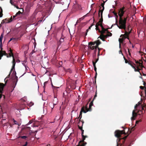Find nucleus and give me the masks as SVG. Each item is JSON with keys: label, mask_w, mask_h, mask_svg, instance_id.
Returning a JSON list of instances; mask_svg holds the SVG:
<instances>
[{"label": "nucleus", "mask_w": 146, "mask_h": 146, "mask_svg": "<svg viewBox=\"0 0 146 146\" xmlns=\"http://www.w3.org/2000/svg\"><path fill=\"white\" fill-rule=\"evenodd\" d=\"M128 16L126 17L119 18V23L118 21L116 20V22L114 25H116L117 27L120 29L125 30L126 29V23L127 19Z\"/></svg>", "instance_id": "f257e3e1"}, {"label": "nucleus", "mask_w": 146, "mask_h": 146, "mask_svg": "<svg viewBox=\"0 0 146 146\" xmlns=\"http://www.w3.org/2000/svg\"><path fill=\"white\" fill-rule=\"evenodd\" d=\"M141 104V101L139 102L135 106V110L133 111L132 113V117H131V119L132 121L135 119V118L137 116L138 114L140 115L143 112L141 110H139L137 111L136 108L139 105Z\"/></svg>", "instance_id": "f03ea898"}, {"label": "nucleus", "mask_w": 146, "mask_h": 146, "mask_svg": "<svg viewBox=\"0 0 146 146\" xmlns=\"http://www.w3.org/2000/svg\"><path fill=\"white\" fill-rule=\"evenodd\" d=\"M123 57L124 58V59L125 60V62L126 63H128L129 65H131V66L132 67V68L134 69V70L135 72H139L140 73V75H141V76L142 75L141 73L140 72H139V70H140V69L139 68L138 66H137V69H136V68L135 67L136 64H134L130 60L128 61L127 59H126L125 58L124 56Z\"/></svg>", "instance_id": "7ed1b4c3"}, {"label": "nucleus", "mask_w": 146, "mask_h": 146, "mask_svg": "<svg viewBox=\"0 0 146 146\" xmlns=\"http://www.w3.org/2000/svg\"><path fill=\"white\" fill-rule=\"evenodd\" d=\"M126 10L124 7L120 8L119 9L118 15L119 16V18L123 17V14Z\"/></svg>", "instance_id": "20e7f679"}, {"label": "nucleus", "mask_w": 146, "mask_h": 146, "mask_svg": "<svg viewBox=\"0 0 146 146\" xmlns=\"http://www.w3.org/2000/svg\"><path fill=\"white\" fill-rule=\"evenodd\" d=\"M82 140L79 141L78 144L76 146H85L87 144V143L84 141L86 138L84 137V135L82 136Z\"/></svg>", "instance_id": "39448f33"}, {"label": "nucleus", "mask_w": 146, "mask_h": 146, "mask_svg": "<svg viewBox=\"0 0 146 146\" xmlns=\"http://www.w3.org/2000/svg\"><path fill=\"white\" fill-rule=\"evenodd\" d=\"M83 112L84 113H86V111H85L84 110V106H83L81 109V111L80 112V115L79 117H78V119H79V122H84V121L82 120H82H81V119L82 117V113Z\"/></svg>", "instance_id": "423d86ee"}, {"label": "nucleus", "mask_w": 146, "mask_h": 146, "mask_svg": "<svg viewBox=\"0 0 146 146\" xmlns=\"http://www.w3.org/2000/svg\"><path fill=\"white\" fill-rule=\"evenodd\" d=\"M106 1H103V3H102L101 4V6H102V7H100V10L99 11V13H98V17H100V13H103V11L104 9V5L105 4V2H106Z\"/></svg>", "instance_id": "0eeeda50"}, {"label": "nucleus", "mask_w": 146, "mask_h": 146, "mask_svg": "<svg viewBox=\"0 0 146 146\" xmlns=\"http://www.w3.org/2000/svg\"><path fill=\"white\" fill-rule=\"evenodd\" d=\"M84 123V122H79L78 123V126L79 129L81 131V135L82 136H84V130H83L82 129V126L83 125V124Z\"/></svg>", "instance_id": "6e6552de"}, {"label": "nucleus", "mask_w": 146, "mask_h": 146, "mask_svg": "<svg viewBox=\"0 0 146 146\" xmlns=\"http://www.w3.org/2000/svg\"><path fill=\"white\" fill-rule=\"evenodd\" d=\"M58 103V100L56 98H54L53 101V107H51L52 110V109L54 108L55 106Z\"/></svg>", "instance_id": "1a4fd4ad"}, {"label": "nucleus", "mask_w": 146, "mask_h": 146, "mask_svg": "<svg viewBox=\"0 0 146 146\" xmlns=\"http://www.w3.org/2000/svg\"><path fill=\"white\" fill-rule=\"evenodd\" d=\"M126 29H125V32L124 34V35L125 37V38H127L128 39H129L128 37L129 34L131 33V30L129 31V32L127 31V30H126Z\"/></svg>", "instance_id": "9d476101"}, {"label": "nucleus", "mask_w": 146, "mask_h": 146, "mask_svg": "<svg viewBox=\"0 0 146 146\" xmlns=\"http://www.w3.org/2000/svg\"><path fill=\"white\" fill-rule=\"evenodd\" d=\"M135 63L137 64H138L139 66H141L142 67H144V66L143 65V61L142 60H139V62L138 61H136V60H135Z\"/></svg>", "instance_id": "9b49d317"}, {"label": "nucleus", "mask_w": 146, "mask_h": 146, "mask_svg": "<svg viewBox=\"0 0 146 146\" xmlns=\"http://www.w3.org/2000/svg\"><path fill=\"white\" fill-rule=\"evenodd\" d=\"M3 45L2 44V42H0V48L1 50L0 51V54L1 56V57L3 56V48H2Z\"/></svg>", "instance_id": "f8f14e48"}, {"label": "nucleus", "mask_w": 146, "mask_h": 146, "mask_svg": "<svg viewBox=\"0 0 146 146\" xmlns=\"http://www.w3.org/2000/svg\"><path fill=\"white\" fill-rule=\"evenodd\" d=\"M98 49V56H99L100 55V49L98 47H96H96L95 49H94V56L95 57L96 56V52L97 50V48Z\"/></svg>", "instance_id": "ddd939ff"}, {"label": "nucleus", "mask_w": 146, "mask_h": 146, "mask_svg": "<svg viewBox=\"0 0 146 146\" xmlns=\"http://www.w3.org/2000/svg\"><path fill=\"white\" fill-rule=\"evenodd\" d=\"M103 21V13H101V18L100 19L98 23L99 24H101L102 23Z\"/></svg>", "instance_id": "4468645a"}, {"label": "nucleus", "mask_w": 146, "mask_h": 146, "mask_svg": "<svg viewBox=\"0 0 146 146\" xmlns=\"http://www.w3.org/2000/svg\"><path fill=\"white\" fill-rule=\"evenodd\" d=\"M141 96L143 97L146 96V89L143 90L141 93Z\"/></svg>", "instance_id": "2eb2a0df"}, {"label": "nucleus", "mask_w": 146, "mask_h": 146, "mask_svg": "<svg viewBox=\"0 0 146 146\" xmlns=\"http://www.w3.org/2000/svg\"><path fill=\"white\" fill-rule=\"evenodd\" d=\"M64 37L62 35L58 43V44H60L61 42H62L64 41Z\"/></svg>", "instance_id": "dca6fc26"}, {"label": "nucleus", "mask_w": 146, "mask_h": 146, "mask_svg": "<svg viewBox=\"0 0 146 146\" xmlns=\"http://www.w3.org/2000/svg\"><path fill=\"white\" fill-rule=\"evenodd\" d=\"M94 42H95V44H96V47H98V46L101 44V42L99 40H98Z\"/></svg>", "instance_id": "f3484780"}, {"label": "nucleus", "mask_w": 146, "mask_h": 146, "mask_svg": "<svg viewBox=\"0 0 146 146\" xmlns=\"http://www.w3.org/2000/svg\"><path fill=\"white\" fill-rule=\"evenodd\" d=\"M9 23V19H3L1 22V23Z\"/></svg>", "instance_id": "a211bd4d"}, {"label": "nucleus", "mask_w": 146, "mask_h": 146, "mask_svg": "<svg viewBox=\"0 0 146 146\" xmlns=\"http://www.w3.org/2000/svg\"><path fill=\"white\" fill-rule=\"evenodd\" d=\"M106 31L108 32V29H106L104 28V29H102V31H100V32L101 34H103L105 33Z\"/></svg>", "instance_id": "6ab92c4d"}, {"label": "nucleus", "mask_w": 146, "mask_h": 146, "mask_svg": "<svg viewBox=\"0 0 146 146\" xmlns=\"http://www.w3.org/2000/svg\"><path fill=\"white\" fill-rule=\"evenodd\" d=\"M9 55L10 57H11V56H12L13 57V61H12V63L13 64V61L14 60L15 64H16V62H15V58H14V56H13V53L11 54V53H9Z\"/></svg>", "instance_id": "aec40b11"}, {"label": "nucleus", "mask_w": 146, "mask_h": 146, "mask_svg": "<svg viewBox=\"0 0 146 146\" xmlns=\"http://www.w3.org/2000/svg\"><path fill=\"white\" fill-rule=\"evenodd\" d=\"M95 45V42H90L89 43L88 45L89 46V47L90 48L91 46H94Z\"/></svg>", "instance_id": "412c9836"}, {"label": "nucleus", "mask_w": 146, "mask_h": 146, "mask_svg": "<svg viewBox=\"0 0 146 146\" xmlns=\"http://www.w3.org/2000/svg\"><path fill=\"white\" fill-rule=\"evenodd\" d=\"M29 137V136H27H27L25 135V136H19V138H21L22 139H26V138H28Z\"/></svg>", "instance_id": "4be33fe9"}, {"label": "nucleus", "mask_w": 146, "mask_h": 146, "mask_svg": "<svg viewBox=\"0 0 146 146\" xmlns=\"http://www.w3.org/2000/svg\"><path fill=\"white\" fill-rule=\"evenodd\" d=\"M125 39L123 38H119V44H121V43H122L123 42V41Z\"/></svg>", "instance_id": "5701e85b"}, {"label": "nucleus", "mask_w": 146, "mask_h": 146, "mask_svg": "<svg viewBox=\"0 0 146 146\" xmlns=\"http://www.w3.org/2000/svg\"><path fill=\"white\" fill-rule=\"evenodd\" d=\"M134 129V127H132L131 129H128V131L129 132V134H130L131 133V131H133Z\"/></svg>", "instance_id": "b1692460"}, {"label": "nucleus", "mask_w": 146, "mask_h": 146, "mask_svg": "<svg viewBox=\"0 0 146 146\" xmlns=\"http://www.w3.org/2000/svg\"><path fill=\"white\" fill-rule=\"evenodd\" d=\"M3 37V33H2L0 37V42H2V40Z\"/></svg>", "instance_id": "393cba45"}, {"label": "nucleus", "mask_w": 146, "mask_h": 146, "mask_svg": "<svg viewBox=\"0 0 146 146\" xmlns=\"http://www.w3.org/2000/svg\"><path fill=\"white\" fill-rule=\"evenodd\" d=\"M92 106H90L89 105V108H88V110H85V111H86V112L88 111H91L92 110Z\"/></svg>", "instance_id": "a878e982"}, {"label": "nucleus", "mask_w": 146, "mask_h": 146, "mask_svg": "<svg viewBox=\"0 0 146 146\" xmlns=\"http://www.w3.org/2000/svg\"><path fill=\"white\" fill-rule=\"evenodd\" d=\"M98 26L99 25H98V24H97V23L96 25V30H99V32H100V30L99 29L98 27Z\"/></svg>", "instance_id": "bb28decb"}, {"label": "nucleus", "mask_w": 146, "mask_h": 146, "mask_svg": "<svg viewBox=\"0 0 146 146\" xmlns=\"http://www.w3.org/2000/svg\"><path fill=\"white\" fill-rule=\"evenodd\" d=\"M100 38L103 41H105L104 38L102 36V35H101L100 36L98 37V38Z\"/></svg>", "instance_id": "cd10ccee"}, {"label": "nucleus", "mask_w": 146, "mask_h": 146, "mask_svg": "<svg viewBox=\"0 0 146 146\" xmlns=\"http://www.w3.org/2000/svg\"><path fill=\"white\" fill-rule=\"evenodd\" d=\"M140 88L142 90H143L146 89V87L145 86H140Z\"/></svg>", "instance_id": "c85d7f7f"}, {"label": "nucleus", "mask_w": 146, "mask_h": 146, "mask_svg": "<svg viewBox=\"0 0 146 146\" xmlns=\"http://www.w3.org/2000/svg\"><path fill=\"white\" fill-rule=\"evenodd\" d=\"M97 24H98L99 26H100L101 27L102 29H104V28L102 25V23L99 24L98 23H97Z\"/></svg>", "instance_id": "c756f323"}, {"label": "nucleus", "mask_w": 146, "mask_h": 146, "mask_svg": "<svg viewBox=\"0 0 146 146\" xmlns=\"http://www.w3.org/2000/svg\"><path fill=\"white\" fill-rule=\"evenodd\" d=\"M102 36L104 38H107L109 36L107 34L106 35H104L103 34H102Z\"/></svg>", "instance_id": "7c9ffc66"}, {"label": "nucleus", "mask_w": 146, "mask_h": 146, "mask_svg": "<svg viewBox=\"0 0 146 146\" xmlns=\"http://www.w3.org/2000/svg\"><path fill=\"white\" fill-rule=\"evenodd\" d=\"M146 105H141V109L142 110H145L144 108H145Z\"/></svg>", "instance_id": "2f4dec72"}, {"label": "nucleus", "mask_w": 146, "mask_h": 146, "mask_svg": "<svg viewBox=\"0 0 146 146\" xmlns=\"http://www.w3.org/2000/svg\"><path fill=\"white\" fill-rule=\"evenodd\" d=\"M131 29L130 28V26H128L127 29H126V30H127V31H129H129L131 30Z\"/></svg>", "instance_id": "473e14b6"}, {"label": "nucleus", "mask_w": 146, "mask_h": 146, "mask_svg": "<svg viewBox=\"0 0 146 146\" xmlns=\"http://www.w3.org/2000/svg\"><path fill=\"white\" fill-rule=\"evenodd\" d=\"M0 8L1 9V12H0V17H2L3 14L2 13V10L1 8L0 7Z\"/></svg>", "instance_id": "72a5a7b5"}, {"label": "nucleus", "mask_w": 146, "mask_h": 146, "mask_svg": "<svg viewBox=\"0 0 146 146\" xmlns=\"http://www.w3.org/2000/svg\"><path fill=\"white\" fill-rule=\"evenodd\" d=\"M13 122L14 123V124L16 125H19V123L18 122H17L16 121H15L14 119H13Z\"/></svg>", "instance_id": "f704fd0d"}, {"label": "nucleus", "mask_w": 146, "mask_h": 146, "mask_svg": "<svg viewBox=\"0 0 146 146\" xmlns=\"http://www.w3.org/2000/svg\"><path fill=\"white\" fill-rule=\"evenodd\" d=\"M94 100H92L90 103L89 105L90 106H92L93 105V102Z\"/></svg>", "instance_id": "c9c22d12"}, {"label": "nucleus", "mask_w": 146, "mask_h": 146, "mask_svg": "<svg viewBox=\"0 0 146 146\" xmlns=\"http://www.w3.org/2000/svg\"><path fill=\"white\" fill-rule=\"evenodd\" d=\"M86 15L80 18L79 19V20H80V21H81V20H82L84 19V17L86 16Z\"/></svg>", "instance_id": "e433bc0d"}, {"label": "nucleus", "mask_w": 146, "mask_h": 146, "mask_svg": "<svg viewBox=\"0 0 146 146\" xmlns=\"http://www.w3.org/2000/svg\"><path fill=\"white\" fill-rule=\"evenodd\" d=\"M108 33V34H107L108 35H109V36H111L112 35V34L109 32L108 31V32H107Z\"/></svg>", "instance_id": "4c0bfd02"}, {"label": "nucleus", "mask_w": 146, "mask_h": 146, "mask_svg": "<svg viewBox=\"0 0 146 146\" xmlns=\"http://www.w3.org/2000/svg\"><path fill=\"white\" fill-rule=\"evenodd\" d=\"M88 104L87 103L86 104V105L85 106V107L84 106V110H87L88 109V106H87Z\"/></svg>", "instance_id": "58836bf2"}, {"label": "nucleus", "mask_w": 146, "mask_h": 146, "mask_svg": "<svg viewBox=\"0 0 146 146\" xmlns=\"http://www.w3.org/2000/svg\"><path fill=\"white\" fill-rule=\"evenodd\" d=\"M96 47V45H94L93 46H91L90 47V49L92 50H94L95 48Z\"/></svg>", "instance_id": "ea45409f"}, {"label": "nucleus", "mask_w": 146, "mask_h": 146, "mask_svg": "<svg viewBox=\"0 0 146 146\" xmlns=\"http://www.w3.org/2000/svg\"><path fill=\"white\" fill-rule=\"evenodd\" d=\"M120 37H122V38H124L125 39L126 38H125V37L124 34V35H121L120 36Z\"/></svg>", "instance_id": "a19ab883"}, {"label": "nucleus", "mask_w": 146, "mask_h": 146, "mask_svg": "<svg viewBox=\"0 0 146 146\" xmlns=\"http://www.w3.org/2000/svg\"><path fill=\"white\" fill-rule=\"evenodd\" d=\"M32 132L31 131H30V132L28 134H27V136H29V137H30V138L31 137H30V136L31 135Z\"/></svg>", "instance_id": "79ce46f5"}, {"label": "nucleus", "mask_w": 146, "mask_h": 146, "mask_svg": "<svg viewBox=\"0 0 146 146\" xmlns=\"http://www.w3.org/2000/svg\"><path fill=\"white\" fill-rule=\"evenodd\" d=\"M141 121H142L141 119H140L139 120L137 121H136V124H138L139 122H141Z\"/></svg>", "instance_id": "37998d69"}, {"label": "nucleus", "mask_w": 146, "mask_h": 146, "mask_svg": "<svg viewBox=\"0 0 146 146\" xmlns=\"http://www.w3.org/2000/svg\"><path fill=\"white\" fill-rule=\"evenodd\" d=\"M33 121V120H31L27 124V125H28L29 124H30L31 123H32Z\"/></svg>", "instance_id": "c03bdc74"}, {"label": "nucleus", "mask_w": 146, "mask_h": 146, "mask_svg": "<svg viewBox=\"0 0 146 146\" xmlns=\"http://www.w3.org/2000/svg\"><path fill=\"white\" fill-rule=\"evenodd\" d=\"M25 129L28 130H30L31 128L29 127H25Z\"/></svg>", "instance_id": "a18cd8bd"}, {"label": "nucleus", "mask_w": 146, "mask_h": 146, "mask_svg": "<svg viewBox=\"0 0 146 146\" xmlns=\"http://www.w3.org/2000/svg\"><path fill=\"white\" fill-rule=\"evenodd\" d=\"M9 23L11 22L13 20V18H12V16H11L10 18L9 19Z\"/></svg>", "instance_id": "49530a36"}, {"label": "nucleus", "mask_w": 146, "mask_h": 146, "mask_svg": "<svg viewBox=\"0 0 146 146\" xmlns=\"http://www.w3.org/2000/svg\"><path fill=\"white\" fill-rule=\"evenodd\" d=\"M34 104L32 102H31L29 104V106H33Z\"/></svg>", "instance_id": "de8ad7c7"}, {"label": "nucleus", "mask_w": 146, "mask_h": 146, "mask_svg": "<svg viewBox=\"0 0 146 146\" xmlns=\"http://www.w3.org/2000/svg\"><path fill=\"white\" fill-rule=\"evenodd\" d=\"M3 55H7V54L6 53V52L5 51H3Z\"/></svg>", "instance_id": "09e8293b"}, {"label": "nucleus", "mask_w": 146, "mask_h": 146, "mask_svg": "<svg viewBox=\"0 0 146 146\" xmlns=\"http://www.w3.org/2000/svg\"><path fill=\"white\" fill-rule=\"evenodd\" d=\"M92 63H93V66L94 67V66H96V62H94V61H92Z\"/></svg>", "instance_id": "8fccbe9b"}, {"label": "nucleus", "mask_w": 146, "mask_h": 146, "mask_svg": "<svg viewBox=\"0 0 146 146\" xmlns=\"http://www.w3.org/2000/svg\"><path fill=\"white\" fill-rule=\"evenodd\" d=\"M21 13V12L20 11H19L17 13H16V15H17V16L18 15H19Z\"/></svg>", "instance_id": "3c124183"}, {"label": "nucleus", "mask_w": 146, "mask_h": 146, "mask_svg": "<svg viewBox=\"0 0 146 146\" xmlns=\"http://www.w3.org/2000/svg\"><path fill=\"white\" fill-rule=\"evenodd\" d=\"M94 57H95V59L96 60V61H95V62L96 63L97 62V61H98V60L99 57H98V58H97V59H96V56L95 57V56H94Z\"/></svg>", "instance_id": "603ef678"}, {"label": "nucleus", "mask_w": 146, "mask_h": 146, "mask_svg": "<svg viewBox=\"0 0 146 146\" xmlns=\"http://www.w3.org/2000/svg\"><path fill=\"white\" fill-rule=\"evenodd\" d=\"M112 13H113L115 16L117 14V13L115 11H113Z\"/></svg>", "instance_id": "864d4df0"}, {"label": "nucleus", "mask_w": 146, "mask_h": 146, "mask_svg": "<svg viewBox=\"0 0 146 146\" xmlns=\"http://www.w3.org/2000/svg\"><path fill=\"white\" fill-rule=\"evenodd\" d=\"M115 16L116 17V18H115L116 21H115V22H116V20H117V18L118 17V15H117V14L116 15H115Z\"/></svg>", "instance_id": "5fc2aeb1"}, {"label": "nucleus", "mask_w": 146, "mask_h": 146, "mask_svg": "<svg viewBox=\"0 0 146 146\" xmlns=\"http://www.w3.org/2000/svg\"><path fill=\"white\" fill-rule=\"evenodd\" d=\"M17 16V15H16V14L15 15H13V19H16L17 18H15V17H16Z\"/></svg>", "instance_id": "6e6d98bb"}, {"label": "nucleus", "mask_w": 146, "mask_h": 146, "mask_svg": "<svg viewBox=\"0 0 146 146\" xmlns=\"http://www.w3.org/2000/svg\"><path fill=\"white\" fill-rule=\"evenodd\" d=\"M97 71H96V72L95 75L94 76V78L96 79V78L97 77Z\"/></svg>", "instance_id": "4d7b16f0"}, {"label": "nucleus", "mask_w": 146, "mask_h": 146, "mask_svg": "<svg viewBox=\"0 0 146 146\" xmlns=\"http://www.w3.org/2000/svg\"><path fill=\"white\" fill-rule=\"evenodd\" d=\"M10 53H11V54L13 53V51L11 48H10V50H9Z\"/></svg>", "instance_id": "13d9d810"}, {"label": "nucleus", "mask_w": 146, "mask_h": 146, "mask_svg": "<svg viewBox=\"0 0 146 146\" xmlns=\"http://www.w3.org/2000/svg\"><path fill=\"white\" fill-rule=\"evenodd\" d=\"M96 97H97V94H96H96L95 95V96H94V98H93V100H94L95 99V98H96Z\"/></svg>", "instance_id": "bf43d9fd"}, {"label": "nucleus", "mask_w": 146, "mask_h": 146, "mask_svg": "<svg viewBox=\"0 0 146 146\" xmlns=\"http://www.w3.org/2000/svg\"><path fill=\"white\" fill-rule=\"evenodd\" d=\"M27 141L25 142V144L24 145H23L22 146H27Z\"/></svg>", "instance_id": "052dcab7"}, {"label": "nucleus", "mask_w": 146, "mask_h": 146, "mask_svg": "<svg viewBox=\"0 0 146 146\" xmlns=\"http://www.w3.org/2000/svg\"><path fill=\"white\" fill-rule=\"evenodd\" d=\"M94 70L95 71V72H96V71H97V68L96 67V66H94Z\"/></svg>", "instance_id": "680f3d73"}, {"label": "nucleus", "mask_w": 146, "mask_h": 146, "mask_svg": "<svg viewBox=\"0 0 146 146\" xmlns=\"http://www.w3.org/2000/svg\"><path fill=\"white\" fill-rule=\"evenodd\" d=\"M93 26V25H91L89 27L88 29L89 30H90L91 29V27H92Z\"/></svg>", "instance_id": "e2e57ef3"}, {"label": "nucleus", "mask_w": 146, "mask_h": 146, "mask_svg": "<svg viewBox=\"0 0 146 146\" xmlns=\"http://www.w3.org/2000/svg\"><path fill=\"white\" fill-rule=\"evenodd\" d=\"M14 39V38H11L10 40H9L8 42V43L9 42L11 41L13 39Z\"/></svg>", "instance_id": "0e129e2a"}, {"label": "nucleus", "mask_w": 146, "mask_h": 146, "mask_svg": "<svg viewBox=\"0 0 146 146\" xmlns=\"http://www.w3.org/2000/svg\"><path fill=\"white\" fill-rule=\"evenodd\" d=\"M128 53H129V55H131V53H130V51H129V48H128Z\"/></svg>", "instance_id": "69168bd1"}, {"label": "nucleus", "mask_w": 146, "mask_h": 146, "mask_svg": "<svg viewBox=\"0 0 146 146\" xmlns=\"http://www.w3.org/2000/svg\"><path fill=\"white\" fill-rule=\"evenodd\" d=\"M47 82H45L44 83V86L47 84Z\"/></svg>", "instance_id": "338daca9"}, {"label": "nucleus", "mask_w": 146, "mask_h": 146, "mask_svg": "<svg viewBox=\"0 0 146 146\" xmlns=\"http://www.w3.org/2000/svg\"><path fill=\"white\" fill-rule=\"evenodd\" d=\"M143 85L144 86H145V85H146V82H144V81H143Z\"/></svg>", "instance_id": "774afa93"}]
</instances>
